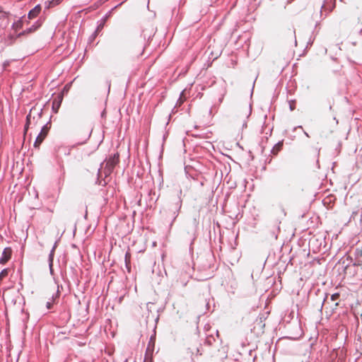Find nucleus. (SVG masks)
Returning a JSON list of instances; mask_svg holds the SVG:
<instances>
[{
  "instance_id": "nucleus-1",
  "label": "nucleus",
  "mask_w": 362,
  "mask_h": 362,
  "mask_svg": "<svg viewBox=\"0 0 362 362\" xmlns=\"http://www.w3.org/2000/svg\"><path fill=\"white\" fill-rule=\"evenodd\" d=\"M119 160V155L117 153L106 161L105 165L104 167V174L105 177L109 176L112 173L115 167L118 164Z\"/></svg>"
},
{
  "instance_id": "nucleus-2",
  "label": "nucleus",
  "mask_w": 362,
  "mask_h": 362,
  "mask_svg": "<svg viewBox=\"0 0 362 362\" xmlns=\"http://www.w3.org/2000/svg\"><path fill=\"white\" fill-rule=\"evenodd\" d=\"M49 132V128L47 127V125H44L43 127L41 129L40 133L37 136L35 143H34V147L35 148H39L42 141L45 140V139L47 137Z\"/></svg>"
},
{
  "instance_id": "nucleus-3",
  "label": "nucleus",
  "mask_w": 362,
  "mask_h": 362,
  "mask_svg": "<svg viewBox=\"0 0 362 362\" xmlns=\"http://www.w3.org/2000/svg\"><path fill=\"white\" fill-rule=\"evenodd\" d=\"M12 255V250L11 247H6L2 253V255L0 258V264H5L8 262Z\"/></svg>"
},
{
  "instance_id": "nucleus-4",
  "label": "nucleus",
  "mask_w": 362,
  "mask_h": 362,
  "mask_svg": "<svg viewBox=\"0 0 362 362\" xmlns=\"http://www.w3.org/2000/svg\"><path fill=\"white\" fill-rule=\"evenodd\" d=\"M63 100L62 94H59L52 101V109L55 112H57L62 101Z\"/></svg>"
},
{
  "instance_id": "nucleus-5",
  "label": "nucleus",
  "mask_w": 362,
  "mask_h": 362,
  "mask_svg": "<svg viewBox=\"0 0 362 362\" xmlns=\"http://www.w3.org/2000/svg\"><path fill=\"white\" fill-rule=\"evenodd\" d=\"M41 11V6L40 5H37L35 6L32 10L30 11L28 13V18L30 19H33L35 17H37Z\"/></svg>"
},
{
  "instance_id": "nucleus-6",
  "label": "nucleus",
  "mask_w": 362,
  "mask_h": 362,
  "mask_svg": "<svg viewBox=\"0 0 362 362\" xmlns=\"http://www.w3.org/2000/svg\"><path fill=\"white\" fill-rule=\"evenodd\" d=\"M32 119H33V120H35V117H32V112L30 111V113L28 114V115L26 117V123H25V130H24V134H25L27 133L28 129L29 128V126L32 123Z\"/></svg>"
},
{
  "instance_id": "nucleus-7",
  "label": "nucleus",
  "mask_w": 362,
  "mask_h": 362,
  "mask_svg": "<svg viewBox=\"0 0 362 362\" xmlns=\"http://www.w3.org/2000/svg\"><path fill=\"white\" fill-rule=\"evenodd\" d=\"M282 146H283V143L282 142H279L278 144H276L272 148V153L274 154V155H276L278 154V153L281 150L282 148Z\"/></svg>"
},
{
  "instance_id": "nucleus-8",
  "label": "nucleus",
  "mask_w": 362,
  "mask_h": 362,
  "mask_svg": "<svg viewBox=\"0 0 362 362\" xmlns=\"http://www.w3.org/2000/svg\"><path fill=\"white\" fill-rule=\"evenodd\" d=\"M57 247V243L54 245L50 254H49V267H50V269L52 270V262H53V257H54V250H55V248Z\"/></svg>"
},
{
  "instance_id": "nucleus-9",
  "label": "nucleus",
  "mask_w": 362,
  "mask_h": 362,
  "mask_svg": "<svg viewBox=\"0 0 362 362\" xmlns=\"http://www.w3.org/2000/svg\"><path fill=\"white\" fill-rule=\"evenodd\" d=\"M62 0H52L49 2V7L55 6L61 3Z\"/></svg>"
},
{
  "instance_id": "nucleus-10",
  "label": "nucleus",
  "mask_w": 362,
  "mask_h": 362,
  "mask_svg": "<svg viewBox=\"0 0 362 362\" xmlns=\"http://www.w3.org/2000/svg\"><path fill=\"white\" fill-rule=\"evenodd\" d=\"M340 297V294L339 293H335L331 296L332 301H337Z\"/></svg>"
},
{
  "instance_id": "nucleus-11",
  "label": "nucleus",
  "mask_w": 362,
  "mask_h": 362,
  "mask_svg": "<svg viewBox=\"0 0 362 362\" xmlns=\"http://www.w3.org/2000/svg\"><path fill=\"white\" fill-rule=\"evenodd\" d=\"M125 261L127 264L130 262V254L129 252H127L125 255Z\"/></svg>"
},
{
  "instance_id": "nucleus-12",
  "label": "nucleus",
  "mask_w": 362,
  "mask_h": 362,
  "mask_svg": "<svg viewBox=\"0 0 362 362\" xmlns=\"http://www.w3.org/2000/svg\"><path fill=\"white\" fill-rule=\"evenodd\" d=\"M52 304H53V303H51V302H47V305H46L47 308V309H50V308H52Z\"/></svg>"
},
{
  "instance_id": "nucleus-13",
  "label": "nucleus",
  "mask_w": 362,
  "mask_h": 362,
  "mask_svg": "<svg viewBox=\"0 0 362 362\" xmlns=\"http://www.w3.org/2000/svg\"><path fill=\"white\" fill-rule=\"evenodd\" d=\"M41 118L40 114H37V119H40Z\"/></svg>"
},
{
  "instance_id": "nucleus-14",
  "label": "nucleus",
  "mask_w": 362,
  "mask_h": 362,
  "mask_svg": "<svg viewBox=\"0 0 362 362\" xmlns=\"http://www.w3.org/2000/svg\"><path fill=\"white\" fill-rule=\"evenodd\" d=\"M339 305V303L337 302L335 303V307H337Z\"/></svg>"
}]
</instances>
